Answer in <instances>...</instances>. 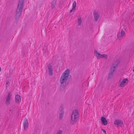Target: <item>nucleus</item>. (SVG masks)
<instances>
[{
    "mask_svg": "<svg viewBox=\"0 0 134 134\" xmlns=\"http://www.w3.org/2000/svg\"><path fill=\"white\" fill-rule=\"evenodd\" d=\"M70 73V70L66 69L62 74L60 79V87L63 88H65L66 86V83Z\"/></svg>",
    "mask_w": 134,
    "mask_h": 134,
    "instance_id": "1",
    "label": "nucleus"
},
{
    "mask_svg": "<svg viewBox=\"0 0 134 134\" xmlns=\"http://www.w3.org/2000/svg\"><path fill=\"white\" fill-rule=\"evenodd\" d=\"M24 3V0H20L18 4L15 16V19L18 20L22 11Z\"/></svg>",
    "mask_w": 134,
    "mask_h": 134,
    "instance_id": "2",
    "label": "nucleus"
},
{
    "mask_svg": "<svg viewBox=\"0 0 134 134\" xmlns=\"http://www.w3.org/2000/svg\"><path fill=\"white\" fill-rule=\"evenodd\" d=\"M79 116L77 110H74L71 116L70 123L72 124H75L78 119Z\"/></svg>",
    "mask_w": 134,
    "mask_h": 134,
    "instance_id": "3",
    "label": "nucleus"
},
{
    "mask_svg": "<svg viewBox=\"0 0 134 134\" xmlns=\"http://www.w3.org/2000/svg\"><path fill=\"white\" fill-rule=\"evenodd\" d=\"M94 53L96 57L98 59H99L100 58H102L107 59L108 58V56L106 54H102L98 53L96 50L94 51Z\"/></svg>",
    "mask_w": 134,
    "mask_h": 134,
    "instance_id": "4",
    "label": "nucleus"
},
{
    "mask_svg": "<svg viewBox=\"0 0 134 134\" xmlns=\"http://www.w3.org/2000/svg\"><path fill=\"white\" fill-rule=\"evenodd\" d=\"M125 31L123 30H121V32L118 33L117 35V37L119 40H121L123 37L125 36Z\"/></svg>",
    "mask_w": 134,
    "mask_h": 134,
    "instance_id": "5",
    "label": "nucleus"
},
{
    "mask_svg": "<svg viewBox=\"0 0 134 134\" xmlns=\"http://www.w3.org/2000/svg\"><path fill=\"white\" fill-rule=\"evenodd\" d=\"M49 75L52 76L53 75V69L52 66L51 64H49L47 66Z\"/></svg>",
    "mask_w": 134,
    "mask_h": 134,
    "instance_id": "6",
    "label": "nucleus"
},
{
    "mask_svg": "<svg viewBox=\"0 0 134 134\" xmlns=\"http://www.w3.org/2000/svg\"><path fill=\"white\" fill-rule=\"evenodd\" d=\"M120 83L119 86H120L121 87H124L126 85L127 83L128 82V80L127 79H123L122 81L120 82Z\"/></svg>",
    "mask_w": 134,
    "mask_h": 134,
    "instance_id": "7",
    "label": "nucleus"
},
{
    "mask_svg": "<svg viewBox=\"0 0 134 134\" xmlns=\"http://www.w3.org/2000/svg\"><path fill=\"white\" fill-rule=\"evenodd\" d=\"M122 122L118 120H116L114 121V124L115 126L118 127L121 126L123 125Z\"/></svg>",
    "mask_w": 134,
    "mask_h": 134,
    "instance_id": "8",
    "label": "nucleus"
},
{
    "mask_svg": "<svg viewBox=\"0 0 134 134\" xmlns=\"http://www.w3.org/2000/svg\"><path fill=\"white\" fill-rule=\"evenodd\" d=\"M59 118L60 120H62L64 114V111L62 107L60 108H59Z\"/></svg>",
    "mask_w": 134,
    "mask_h": 134,
    "instance_id": "9",
    "label": "nucleus"
},
{
    "mask_svg": "<svg viewBox=\"0 0 134 134\" xmlns=\"http://www.w3.org/2000/svg\"><path fill=\"white\" fill-rule=\"evenodd\" d=\"M23 126L24 129L25 130H27L28 126V123L27 120V119H25L24 121V122L23 124Z\"/></svg>",
    "mask_w": 134,
    "mask_h": 134,
    "instance_id": "10",
    "label": "nucleus"
},
{
    "mask_svg": "<svg viewBox=\"0 0 134 134\" xmlns=\"http://www.w3.org/2000/svg\"><path fill=\"white\" fill-rule=\"evenodd\" d=\"M94 20L96 22L99 16V14L97 12H94L93 13Z\"/></svg>",
    "mask_w": 134,
    "mask_h": 134,
    "instance_id": "11",
    "label": "nucleus"
},
{
    "mask_svg": "<svg viewBox=\"0 0 134 134\" xmlns=\"http://www.w3.org/2000/svg\"><path fill=\"white\" fill-rule=\"evenodd\" d=\"M15 102L17 103H19L21 101L20 96L19 95H17L15 97Z\"/></svg>",
    "mask_w": 134,
    "mask_h": 134,
    "instance_id": "12",
    "label": "nucleus"
},
{
    "mask_svg": "<svg viewBox=\"0 0 134 134\" xmlns=\"http://www.w3.org/2000/svg\"><path fill=\"white\" fill-rule=\"evenodd\" d=\"M101 120L102 122L104 125H105L107 124V120L104 117H102L101 118Z\"/></svg>",
    "mask_w": 134,
    "mask_h": 134,
    "instance_id": "13",
    "label": "nucleus"
},
{
    "mask_svg": "<svg viewBox=\"0 0 134 134\" xmlns=\"http://www.w3.org/2000/svg\"><path fill=\"white\" fill-rule=\"evenodd\" d=\"M120 62V60L118 59L116 60L114 62V63L113 64L112 67H115V68L116 66L118 65V64Z\"/></svg>",
    "mask_w": 134,
    "mask_h": 134,
    "instance_id": "14",
    "label": "nucleus"
},
{
    "mask_svg": "<svg viewBox=\"0 0 134 134\" xmlns=\"http://www.w3.org/2000/svg\"><path fill=\"white\" fill-rule=\"evenodd\" d=\"M77 23L79 26L81 25L82 23V18L80 16H79L77 17Z\"/></svg>",
    "mask_w": 134,
    "mask_h": 134,
    "instance_id": "15",
    "label": "nucleus"
},
{
    "mask_svg": "<svg viewBox=\"0 0 134 134\" xmlns=\"http://www.w3.org/2000/svg\"><path fill=\"white\" fill-rule=\"evenodd\" d=\"M56 1L55 0L51 2V7L52 9L54 8L56 4Z\"/></svg>",
    "mask_w": 134,
    "mask_h": 134,
    "instance_id": "16",
    "label": "nucleus"
},
{
    "mask_svg": "<svg viewBox=\"0 0 134 134\" xmlns=\"http://www.w3.org/2000/svg\"><path fill=\"white\" fill-rule=\"evenodd\" d=\"M115 67H113L112 66L111 68L110 72L114 74L115 71Z\"/></svg>",
    "mask_w": 134,
    "mask_h": 134,
    "instance_id": "17",
    "label": "nucleus"
},
{
    "mask_svg": "<svg viewBox=\"0 0 134 134\" xmlns=\"http://www.w3.org/2000/svg\"><path fill=\"white\" fill-rule=\"evenodd\" d=\"M76 7V2L75 1L73 2L72 3V9H75Z\"/></svg>",
    "mask_w": 134,
    "mask_h": 134,
    "instance_id": "18",
    "label": "nucleus"
},
{
    "mask_svg": "<svg viewBox=\"0 0 134 134\" xmlns=\"http://www.w3.org/2000/svg\"><path fill=\"white\" fill-rule=\"evenodd\" d=\"M113 75V74L112 73H110L109 72V75L108 76L107 78V79L108 80H109L112 77Z\"/></svg>",
    "mask_w": 134,
    "mask_h": 134,
    "instance_id": "19",
    "label": "nucleus"
},
{
    "mask_svg": "<svg viewBox=\"0 0 134 134\" xmlns=\"http://www.w3.org/2000/svg\"><path fill=\"white\" fill-rule=\"evenodd\" d=\"M5 104L7 105L8 104V97L6 101Z\"/></svg>",
    "mask_w": 134,
    "mask_h": 134,
    "instance_id": "20",
    "label": "nucleus"
},
{
    "mask_svg": "<svg viewBox=\"0 0 134 134\" xmlns=\"http://www.w3.org/2000/svg\"><path fill=\"white\" fill-rule=\"evenodd\" d=\"M62 131L60 130H59L57 132L56 134H62Z\"/></svg>",
    "mask_w": 134,
    "mask_h": 134,
    "instance_id": "21",
    "label": "nucleus"
},
{
    "mask_svg": "<svg viewBox=\"0 0 134 134\" xmlns=\"http://www.w3.org/2000/svg\"><path fill=\"white\" fill-rule=\"evenodd\" d=\"M26 52H25V51H24L23 52L22 54V56H23V57H25L26 56Z\"/></svg>",
    "mask_w": 134,
    "mask_h": 134,
    "instance_id": "22",
    "label": "nucleus"
},
{
    "mask_svg": "<svg viewBox=\"0 0 134 134\" xmlns=\"http://www.w3.org/2000/svg\"><path fill=\"white\" fill-rule=\"evenodd\" d=\"M101 130L103 131V132L105 134H107L106 131L105 130L102 129H101Z\"/></svg>",
    "mask_w": 134,
    "mask_h": 134,
    "instance_id": "23",
    "label": "nucleus"
},
{
    "mask_svg": "<svg viewBox=\"0 0 134 134\" xmlns=\"http://www.w3.org/2000/svg\"><path fill=\"white\" fill-rule=\"evenodd\" d=\"M11 94H10L9 93V101L12 98H11Z\"/></svg>",
    "mask_w": 134,
    "mask_h": 134,
    "instance_id": "24",
    "label": "nucleus"
},
{
    "mask_svg": "<svg viewBox=\"0 0 134 134\" xmlns=\"http://www.w3.org/2000/svg\"><path fill=\"white\" fill-rule=\"evenodd\" d=\"M13 107H10V111H13Z\"/></svg>",
    "mask_w": 134,
    "mask_h": 134,
    "instance_id": "25",
    "label": "nucleus"
},
{
    "mask_svg": "<svg viewBox=\"0 0 134 134\" xmlns=\"http://www.w3.org/2000/svg\"><path fill=\"white\" fill-rule=\"evenodd\" d=\"M8 82H7L6 83V88H8Z\"/></svg>",
    "mask_w": 134,
    "mask_h": 134,
    "instance_id": "26",
    "label": "nucleus"
},
{
    "mask_svg": "<svg viewBox=\"0 0 134 134\" xmlns=\"http://www.w3.org/2000/svg\"><path fill=\"white\" fill-rule=\"evenodd\" d=\"M73 9H72H72L70 11V12L71 13L72 12V11Z\"/></svg>",
    "mask_w": 134,
    "mask_h": 134,
    "instance_id": "27",
    "label": "nucleus"
},
{
    "mask_svg": "<svg viewBox=\"0 0 134 134\" xmlns=\"http://www.w3.org/2000/svg\"><path fill=\"white\" fill-rule=\"evenodd\" d=\"M133 72H134V67L133 68Z\"/></svg>",
    "mask_w": 134,
    "mask_h": 134,
    "instance_id": "28",
    "label": "nucleus"
},
{
    "mask_svg": "<svg viewBox=\"0 0 134 134\" xmlns=\"http://www.w3.org/2000/svg\"><path fill=\"white\" fill-rule=\"evenodd\" d=\"M1 67H0V72L1 71Z\"/></svg>",
    "mask_w": 134,
    "mask_h": 134,
    "instance_id": "29",
    "label": "nucleus"
}]
</instances>
